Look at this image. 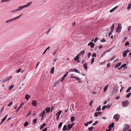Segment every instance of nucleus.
<instances>
[{
    "instance_id": "9b49d317",
    "label": "nucleus",
    "mask_w": 131,
    "mask_h": 131,
    "mask_svg": "<svg viewBox=\"0 0 131 131\" xmlns=\"http://www.w3.org/2000/svg\"><path fill=\"white\" fill-rule=\"evenodd\" d=\"M37 104V102L35 100H33L32 102V104L34 106H36Z\"/></svg>"
},
{
    "instance_id": "4468645a",
    "label": "nucleus",
    "mask_w": 131,
    "mask_h": 131,
    "mask_svg": "<svg viewBox=\"0 0 131 131\" xmlns=\"http://www.w3.org/2000/svg\"><path fill=\"white\" fill-rule=\"evenodd\" d=\"M79 54H77L76 57L74 58V60L76 61H78L79 58Z\"/></svg>"
},
{
    "instance_id": "e433bc0d",
    "label": "nucleus",
    "mask_w": 131,
    "mask_h": 131,
    "mask_svg": "<svg viewBox=\"0 0 131 131\" xmlns=\"http://www.w3.org/2000/svg\"><path fill=\"white\" fill-rule=\"evenodd\" d=\"M94 128V127L93 126H91V127H89L88 128V130L89 131H91Z\"/></svg>"
},
{
    "instance_id": "39448f33",
    "label": "nucleus",
    "mask_w": 131,
    "mask_h": 131,
    "mask_svg": "<svg viewBox=\"0 0 131 131\" xmlns=\"http://www.w3.org/2000/svg\"><path fill=\"white\" fill-rule=\"evenodd\" d=\"M122 27L121 24H119L118 26L116 29V32L119 33L121 31Z\"/></svg>"
},
{
    "instance_id": "f8f14e48",
    "label": "nucleus",
    "mask_w": 131,
    "mask_h": 131,
    "mask_svg": "<svg viewBox=\"0 0 131 131\" xmlns=\"http://www.w3.org/2000/svg\"><path fill=\"white\" fill-rule=\"evenodd\" d=\"M88 63L87 62H85L83 64V66L85 69L86 70L88 68Z\"/></svg>"
},
{
    "instance_id": "473e14b6",
    "label": "nucleus",
    "mask_w": 131,
    "mask_h": 131,
    "mask_svg": "<svg viewBox=\"0 0 131 131\" xmlns=\"http://www.w3.org/2000/svg\"><path fill=\"white\" fill-rule=\"evenodd\" d=\"M28 124V122H26L24 124V127H25L27 126Z\"/></svg>"
},
{
    "instance_id": "ddd939ff",
    "label": "nucleus",
    "mask_w": 131,
    "mask_h": 131,
    "mask_svg": "<svg viewBox=\"0 0 131 131\" xmlns=\"http://www.w3.org/2000/svg\"><path fill=\"white\" fill-rule=\"evenodd\" d=\"M71 78H74L76 79V80L78 81L82 80H81L77 76H73L72 77H71Z\"/></svg>"
},
{
    "instance_id": "cd10ccee",
    "label": "nucleus",
    "mask_w": 131,
    "mask_h": 131,
    "mask_svg": "<svg viewBox=\"0 0 131 131\" xmlns=\"http://www.w3.org/2000/svg\"><path fill=\"white\" fill-rule=\"evenodd\" d=\"M121 64V62H119L115 66V68H117L119 66H120Z\"/></svg>"
},
{
    "instance_id": "f03ea898",
    "label": "nucleus",
    "mask_w": 131,
    "mask_h": 131,
    "mask_svg": "<svg viewBox=\"0 0 131 131\" xmlns=\"http://www.w3.org/2000/svg\"><path fill=\"white\" fill-rule=\"evenodd\" d=\"M118 87L117 85H115L114 86L112 91L113 93L114 94H117L118 93Z\"/></svg>"
},
{
    "instance_id": "8fccbe9b",
    "label": "nucleus",
    "mask_w": 131,
    "mask_h": 131,
    "mask_svg": "<svg viewBox=\"0 0 131 131\" xmlns=\"http://www.w3.org/2000/svg\"><path fill=\"white\" fill-rule=\"evenodd\" d=\"M65 77L64 76H63L62 79V80H61V82H62V81L64 80L65 79Z\"/></svg>"
},
{
    "instance_id": "a211bd4d",
    "label": "nucleus",
    "mask_w": 131,
    "mask_h": 131,
    "mask_svg": "<svg viewBox=\"0 0 131 131\" xmlns=\"http://www.w3.org/2000/svg\"><path fill=\"white\" fill-rule=\"evenodd\" d=\"M117 6H116V7H114L113 9L111 10H110V12L111 13L114 12V11L117 8Z\"/></svg>"
},
{
    "instance_id": "c03bdc74",
    "label": "nucleus",
    "mask_w": 131,
    "mask_h": 131,
    "mask_svg": "<svg viewBox=\"0 0 131 131\" xmlns=\"http://www.w3.org/2000/svg\"><path fill=\"white\" fill-rule=\"evenodd\" d=\"M12 21L11 19H9L6 21V23H7L9 22Z\"/></svg>"
},
{
    "instance_id": "dca6fc26",
    "label": "nucleus",
    "mask_w": 131,
    "mask_h": 131,
    "mask_svg": "<svg viewBox=\"0 0 131 131\" xmlns=\"http://www.w3.org/2000/svg\"><path fill=\"white\" fill-rule=\"evenodd\" d=\"M46 124L45 123H44L43 124L40 126V130H41L45 126H46Z\"/></svg>"
},
{
    "instance_id": "774afa93",
    "label": "nucleus",
    "mask_w": 131,
    "mask_h": 131,
    "mask_svg": "<svg viewBox=\"0 0 131 131\" xmlns=\"http://www.w3.org/2000/svg\"><path fill=\"white\" fill-rule=\"evenodd\" d=\"M47 128L46 127L45 129H43L42 131H47Z\"/></svg>"
},
{
    "instance_id": "6e6d98bb",
    "label": "nucleus",
    "mask_w": 131,
    "mask_h": 131,
    "mask_svg": "<svg viewBox=\"0 0 131 131\" xmlns=\"http://www.w3.org/2000/svg\"><path fill=\"white\" fill-rule=\"evenodd\" d=\"M14 87V85H12L11 86L9 89V90H11L12 89L13 87Z\"/></svg>"
},
{
    "instance_id": "a18cd8bd",
    "label": "nucleus",
    "mask_w": 131,
    "mask_h": 131,
    "mask_svg": "<svg viewBox=\"0 0 131 131\" xmlns=\"http://www.w3.org/2000/svg\"><path fill=\"white\" fill-rule=\"evenodd\" d=\"M98 123V122L97 121H96L95 123H93L92 125V126H94L96 125Z\"/></svg>"
},
{
    "instance_id": "5701e85b",
    "label": "nucleus",
    "mask_w": 131,
    "mask_h": 131,
    "mask_svg": "<svg viewBox=\"0 0 131 131\" xmlns=\"http://www.w3.org/2000/svg\"><path fill=\"white\" fill-rule=\"evenodd\" d=\"M37 118H36L35 119H34L33 120V124L34 125H35V124L37 123Z\"/></svg>"
},
{
    "instance_id": "052dcab7",
    "label": "nucleus",
    "mask_w": 131,
    "mask_h": 131,
    "mask_svg": "<svg viewBox=\"0 0 131 131\" xmlns=\"http://www.w3.org/2000/svg\"><path fill=\"white\" fill-rule=\"evenodd\" d=\"M111 49H110L108 50H106L105 52H106V53L107 52H109L110 51Z\"/></svg>"
},
{
    "instance_id": "2eb2a0df",
    "label": "nucleus",
    "mask_w": 131,
    "mask_h": 131,
    "mask_svg": "<svg viewBox=\"0 0 131 131\" xmlns=\"http://www.w3.org/2000/svg\"><path fill=\"white\" fill-rule=\"evenodd\" d=\"M30 97V95H28L27 94H26L25 96V99L28 100Z\"/></svg>"
},
{
    "instance_id": "f257e3e1",
    "label": "nucleus",
    "mask_w": 131,
    "mask_h": 131,
    "mask_svg": "<svg viewBox=\"0 0 131 131\" xmlns=\"http://www.w3.org/2000/svg\"><path fill=\"white\" fill-rule=\"evenodd\" d=\"M32 3V2H31L28 3L25 5H24L22 6L19 7L18 9L19 11L20 10H22L24 8L30 6Z\"/></svg>"
},
{
    "instance_id": "7ed1b4c3",
    "label": "nucleus",
    "mask_w": 131,
    "mask_h": 131,
    "mask_svg": "<svg viewBox=\"0 0 131 131\" xmlns=\"http://www.w3.org/2000/svg\"><path fill=\"white\" fill-rule=\"evenodd\" d=\"M122 105L123 107H126L129 105V102L128 100H127L122 102Z\"/></svg>"
},
{
    "instance_id": "aec40b11",
    "label": "nucleus",
    "mask_w": 131,
    "mask_h": 131,
    "mask_svg": "<svg viewBox=\"0 0 131 131\" xmlns=\"http://www.w3.org/2000/svg\"><path fill=\"white\" fill-rule=\"evenodd\" d=\"M114 24H113L112 25L111 27V30L112 31V32H113L114 28Z\"/></svg>"
},
{
    "instance_id": "69168bd1",
    "label": "nucleus",
    "mask_w": 131,
    "mask_h": 131,
    "mask_svg": "<svg viewBox=\"0 0 131 131\" xmlns=\"http://www.w3.org/2000/svg\"><path fill=\"white\" fill-rule=\"evenodd\" d=\"M98 39V38L96 37L95 38V39L94 40V42H95Z\"/></svg>"
},
{
    "instance_id": "6e6552de",
    "label": "nucleus",
    "mask_w": 131,
    "mask_h": 131,
    "mask_svg": "<svg viewBox=\"0 0 131 131\" xmlns=\"http://www.w3.org/2000/svg\"><path fill=\"white\" fill-rule=\"evenodd\" d=\"M23 14H22L20 15H19L17 16L16 17L11 19L12 21L15 20L20 18L23 15Z\"/></svg>"
},
{
    "instance_id": "de8ad7c7",
    "label": "nucleus",
    "mask_w": 131,
    "mask_h": 131,
    "mask_svg": "<svg viewBox=\"0 0 131 131\" xmlns=\"http://www.w3.org/2000/svg\"><path fill=\"white\" fill-rule=\"evenodd\" d=\"M75 69H71L70 70H69V72H74L75 71L74 70Z\"/></svg>"
},
{
    "instance_id": "423d86ee",
    "label": "nucleus",
    "mask_w": 131,
    "mask_h": 131,
    "mask_svg": "<svg viewBox=\"0 0 131 131\" xmlns=\"http://www.w3.org/2000/svg\"><path fill=\"white\" fill-rule=\"evenodd\" d=\"M120 117L119 114H115L113 117V118L115 119L116 121H118Z\"/></svg>"
},
{
    "instance_id": "58836bf2",
    "label": "nucleus",
    "mask_w": 131,
    "mask_h": 131,
    "mask_svg": "<svg viewBox=\"0 0 131 131\" xmlns=\"http://www.w3.org/2000/svg\"><path fill=\"white\" fill-rule=\"evenodd\" d=\"M13 104V101H11L9 103V104L8 105V106L9 107L11 105H12Z\"/></svg>"
},
{
    "instance_id": "a878e982",
    "label": "nucleus",
    "mask_w": 131,
    "mask_h": 131,
    "mask_svg": "<svg viewBox=\"0 0 131 131\" xmlns=\"http://www.w3.org/2000/svg\"><path fill=\"white\" fill-rule=\"evenodd\" d=\"M67 129H68L66 125H64L63 127L62 130H66Z\"/></svg>"
},
{
    "instance_id": "338daca9",
    "label": "nucleus",
    "mask_w": 131,
    "mask_h": 131,
    "mask_svg": "<svg viewBox=\"0 0 131 131\" xmlns=\"http://www.w3.org/2000/svg\"><path fill=\"white\" fill-rule=\"evenodd\" d=\"M57 51L56 50H54V52L53 53V55H54L55 54H56L57 53Z\"/></svg>"
},
{
    "instance_id": "0e129e2a",
    "label": "nucleus",
    "mask_w": 131,
    "mask_h": 131,
    "mask_svg": "<svg viewBox=\"0 0 131 131\" xmlns=\"http://www.w3.org/2000/svg\"><path fill=\"white\" fill-rule=\"evenodd\" d=\"M92 54V53H90V52H89L88 53V58H90V56H91V55Z\"/></svg>"
},
{
    "instance_id": "79ce46f5",
    "label": "nucleus",
    "mask_w": 131,
    "mask_h": 131,
    "mask_svg": "<svg viewBox=\"0 0 131 131\" xmlns=\"http://www.w3.org/2000/svg\"><path fill=\"white\" fill-rule=\"evenodd\" d=\"M24 103L23 102H22V103H21L20 105H19L18 107L19 108H21V107H22L23 105L24 104Z\"/></svg>"
},
{
    "instance_id": "bf43d9fd",
    "label": "nucleus",
    "mask_w": 131,
    "mask_h": 131,
    "mask_svg": "<svg viewBox=\"0 0 131 131\" xmlns=\"http://www.w3.org/2000/svg\"><path fill=\"white\" fill-rule=\"evenodd\" d=\"M110 66V63H107V68H109Z\"/></svg>"
},
{
    "instance_id": "4be33fe9",
    "label": "nucleus",
    "mask_w": 131,
    "mask_h": 131,
    "mask_svg": "<svg viewBox=\"0 0 131 131\" xmlns=\"http://www.w3.org/2000/svg\"><path fill=\"white\" fill-rule=\"evenodd\" d=\"M54 67H52V68L51 69V70L50 71V73L52 74H53L54 72Z\"/></svg>"
},
{
    "instance_id": "c85d7f7f",
    "label": "nucleus",
    "mask_w": 131,
    "mask_h": 131,
    "mask_svg": "<svg viewBox=\"0 0 131 131\" xmlns=\"http://www.w3.org/2000/svg\"><path fill=\"white\" fill-rule=\"evenodd\" d=\"M123 57H126L127 56V53L125 51V52H124L123 53Z\"/></svg>"
},
{
    "instance_id": "37998d69",
    "label": "nucleus",
    "mask_w": 131,
    "mask_h": 131,
    "mask_svg": "<svg viewBox=\"0 0 131 131\" xmlns=\"http://www.w3.org/2000/svg\"><path fill=\"white\" fill-rule=\"evenodd\" d=\"M92 60L91 61V64H92L94 62L95 58H92Z\"/></svg>"
},
{
    "instance_id": "864d4df0",
    "label": "nucleus",
    "mask_w": 131,
    "mask_h": 131,
    "mask_svg": "<svg viewBox=\"0 0 131 131\" xmlns=\"http://www.w3.org/2000/svg\"><path fill=\"white\" fill-rule=\"evenodd\" d=\"M105 53H106V52H104L102 54L101 57H103V56H104V55H105Z\"/></svg>"
},
{
    "instance_id": "2f4dec72",
    "label": "nucleus",
    "mask_w": 131,
    "mask_h": 131,
    "mask_svg": "<svg viewBox=\"0 0 131 131\" xmlns=\"http://www.w3.org/2000/svg\"><path fill=\"white\" fill-rule=\"evenodd\" d=\"M131 6V4L130 3L128 5V6L127 7V9L128 10L130 9V8Z\"/></svg>"
},
{
    "instance_id": "680f3d73",
    "label": "nucleus",
    "mask_w": 131,
    "mask_h": 131,
    "mask_svg": "<svg viewBox=\"0 0 131 131\" xmlns=\"http://www.w3.org/2000/svg\"><path fill=\"white\" fill-rule=\"evenodd\" d=\"M111 104H110V105H106L107 106V107L106 108H109L111 106Z\"/></svg>"
},
{
    "instance_id": "e2e57ef3",
    "label": "nucleus",
    "mask_w": 131,
    "mask_h": 131,
    "mask_svg": "<svg viewBox=\"0 0 131 131\" xmlns=\"http://www.w3.org/2000/svg\"><path fill=\"white\" fill-rule=\"evenodd\" d=\"M98 115H100L102 114V113L101 112H97Z\"/></svg>"
},
{
    "instance_id": "f704fd0d",
    "label": "nucleus",
    "mask_w": 131,
    "mask_h": 131,
    "mask_svg": "<svg viewBox=\"0 0 131 131\" xmlns=\"http://www.w3.org/2000/svg\"><path fill=\"white\" fill-rule=\"evenodd\" d=\"M62 122H61L58 125V128H60L62 126Z\"/></svg>"
},
{
    "instance_id": "c756f323",
    "label": "nucleus",
    "mask_w": 131,
    "mask_h": 131,
    "mask_svg": "<svg viewBox=\"0 0 131 131\" xmlns=\"http://www.w3.org/2000/svg\"><path fill=\"white\" fill-rule=\"evenodd\" d=\"M84 52V50L82 51L79 53L78 54H79V56L80 55H83Z\"/></svg>"
},
{
    "instance_id": "b1692460",
    "label": "nucleus",
    "mask_w": 131,
    "mask_h": 131,
    "mask_svg": "<svg viewBox=\"0 0 131 131\" xmlns=\"http://www.w3.org/2000/svg\"><path fill=\"white\" fill-rule=\"evenodd\" d=\"M46 110L47 113L50 111V107H47L46 109Z\"/></svg>"
},
{
    "instance_id": "0eeeda50",
    "label": "nucleus",
    "mask_w": 131,
    "mask_h": 131,
    "mask_svg": "<svg viewBox=\"0 0 131 131\" xmlns=\"http://www.w3.org/2000/svg\"><path fill=\"white\" fill-rule=\"evenodd\" d=\"M12 78V76H11L10 77H6L3 80L2 82L3 83L6 82L7 81L11 79Z\"/></svg>"
},
{
    "instance_id": "3c124183",
    "label": "nucleus",
    "mask_w": 131,
    "mask_h": 131,
    "mask_svg": "<svg viewBox=\"0 0 131 131\" xmlns=\"http://www.w3.org/2000/svg\"><path fill=\"white\" fill-rule=\"evenodd\" d=\"M107 107L106 105H104L102 107V110H104Z\"/></svg>"
},
{
    "instance_id": "72a5a7b5",
    "label": "nucleus",
    "mask_w": 131,
    "mask_h": 131,
    "mask_svg": "<svg viewBox=\"0 0 131 131\" xmlns=\"http://www.w3.org/2000/svg\"><path fill=\"white\" fill-rule=\"evenodd\" d=\"M131 89V88L130 87H128V89H127V90L126 91V92H129L130 91V90Z\"/></svg>"
},
{
    "instance_id": "4d7b16f0",
    "label": "nucleus",
    "mask_w": 131,
    "mask_h": 131,
    "mask_svg": "<svg viewBox=\"0 0 131 131\" xmlns=\"http://www.w3.org/2000/svg\"><path fill=\"white\" fill-rule=\"evenodd\" d=\"M96 55L95 53H93L92 56V57H96Z\"/></svg>"
},
{
    "instance_id": "5fc2aeb1",
    "label": "nucleus",
    "mask_w": 131,
    "mask_h": 131,
    "mask_svg": "<svg viewBox=\"0 0 131 131\" xmlns=\"http://www.w3.org/2000/svg\"><path fill=\"white\" fill-rule=\"evenodd\" d=\"M68 71H67L65 74H64V75L65 77H66L67 76L68 74Z\"/></svg>"
},
{
    "instance_id": "20e7f679",
    "label": "nucleus",
    "mask_w": 131,
    "mask_h": 131,
    "mask_svg": "<svg viewBox=\"0 0 131 131\" xmlns=\"http://www.w3.org/2000/svg\"><path fill=\"white\" fill-rule=\"evenodd\" d=\"M130 128L129 125L125 124H124L123 129V131H125L128 130Z\"/></svg>"
},
{
    "instance_id": "49530a36",
    "label": "nucleus",
    "mask_w": 131,
    "mask_h": 131,
    "mask_svg": "<svg viewBox=\"0 0 131 131\" xmlns=\"http://www.w3.org/2000/svg\"><path fill=\"white\" fill-rule=\"evenodd\" d=\"M105 41L106 40L104 39H103L101 40V41L102 42H105Z\"/></svg>"
},
{
    "instance_id": "ea45409f",
    "label": "nucleus",
    "mask_w": 131,
    "mask_h": 131,
    "mask_svg": "<svg viewBox=\"0 0 131 131\" xmlns=\"http://www.w3.org/2000/svg\"><path fill=\"white\" fill-rule=\"evenodd\" d=\"M101 110V108L100 106H99L97 108L96 111H99Z\"/></svg>"
},
{
    "instance_id": "a19ab883",
    "label": "nucleus",
    "mask_w": 131,
    "mask_h": 131,
    "mask_svg": "<svg viewBox=\"0 0 131 131\" xmlns=\"http://www.w3.org/2000/svg\"><path fill=\"white\" fill-rule=\"evenodd\" d=\"M126 63H125L123 65H122L121 66V68H124L125 67H126Z\"/></svg>"
},
{
    "instance_id": "393cba45",
    "label": "nucleus",
    "mask_w": 131,
    "mask_h": 131,
    "mask_svg": "<svg viewBox=\"0 0 131 131\" xmlns=\"http://www.w3.org/2000/svg\"><path fill=\"white\" fill-rule=\"evenodd\" d=\"M67 127L68 128V130H69L72 127V126L71 125V124H69L68 125Z\"/></svg>"
},
{
    "instance_id": "f3484780",
    "label": "nucleus",
    "mask_w": 131,
    "mask_h": 131,
    "mask_svg": "<svg viewBox=\"0 0 131 131\" xmlns=\"http://www.w3.org/2000/svg\"><path fill=\"white\" fill-rule=\"evenodd\" d=\"M114 123H112V124H110L109 126L108 127L109 128H112L113 127L114 125Z\"/></svg>"
},
{
    "instance_id": "c9c22d12",
    "label": "nucleus",
    "mask_w": 131,
    "mask_h": 131,
    "mask_svg": "<svg viewBox=\"0 0 131 131\" xmlns=\"http://www.w3.org/2000/svg\"><path fill=\"white\" fill-rule=\"evenodd\" d=\"M8 116V115H6L4 118L2 120V121L4 122V121L6 119L7 116Z\"/></svg>"
},
{
    "instance_id": "7c9ffc66",
    "label": "nucleus",
    "mask_w": 131,
    "mask_h": 131,
    "mask_svg": "<svg viewBox=\"0 0 131 131\" xmlns=\"http://www.w3.org/2000/svg\"><path fill=\"white\" fill-rule=\"evenodd\" d=\"M74 70L75 71V72L78 73L80 74H81V73H80V71H78V69H75Z\"/></svg>"
},
{
    "instance_id": "412c9836",
    "label": "nucleus",
    "mask_w": 131,
    "mask_h": 131,
    "mask_svg": "<svg viewBox=\"0 0 131 131\" xmlns=\"http://www.w3.org/2000/svg\"><path fill=\"white\" fill-rule=\"evenodd\" d=\"M61 112V111H59L56 114V115L57 116H59L60 115Z\"/></svg>"
},
{
    "instance_id": "09e8293b",
    "label": "nucleus",
    "mask_w": 131,
    "mask_h": 131,
    "mask_svg": "<svg viewBox=\"0 0 131 131\" xmlns=\"http://www.w3.org/2000/svg\"><path fill=\"white\" fill-rule=\"evenodd\" d=\"M129 45V43L127 41H126V43L125 44V46H126L127 45Z\"/></svg>"
},
{
    "instance_id": "4c0bfd02",
    "label": "nucleus",
    "mask_w": 131,
    "mask_h": 131,
    "mask_svg": "<svg viewBox=\"0 0 131 131\" xmlns=\"http://www.w3.org/2000/svg\"><path fill=\"white\" fill-rule=\"evenodd\" d=\"M131 95V93H129L128 94H127L126 95V97H127L128 98L130 97V95Z\"/></svg>"
},
{
    "instance_id": "6ab92c4d",
    "label": "nucleus",
    "mask_w": 131,
    "mask_h": 131,
    "mask_svg": "<svg viewBox=\"0 0 131 131\" xmlns=\"http://www.w3.org/2000/svg\"><path fill=\"white\" fill-rule=\"evenodd\" d=\"M19 12V11L18 10V9H14V10H13L12 11V13H16Z\"/></svg>"
},
{
    "instance_id": "13d9d810",
    "label": "nucleus",
    "mask_w": 131,
    "mask_h": 131,
    "mask_svg": "<svg viewBox=\"0 0 131 131\" xmlns=\"http://www.w3.org/2000/svg\"><path fill=\"white\" fill-rule=\"evenodd\" d=\"M94 116L95 117H97L98 116V114H97V112H96L94 114Z\"/></svg>"
},
{
    "instance_id": "1a4fd4ad",
    "label": "nucleus",
    "mask_w": 131,
    "mask_h": 131,
    "mask_svg": "<svg viewBox=\"0 0 131 131\" xmlns=\"http://www.w3.org/2000/svg\"><path fill=\"white\" fill-rule=\"evenodd\" d=\"M95 44L92 42H90L88 44V45L89 46H91V47L93 48Z\"/></svg>"
},
{
    "instance_id": "bb28decb",
    "label": "nucleus",
    "mask_w": 131,
    "mask_h": 131,
    "mask_svg": "<svg viewBox=\"0 0 131 131\" xmlns=\"http://www.w3.org/2000/svg\"><path fill=\"white\" fill-rule=\"evenodd\" d=\"M75 119V117L74 116L71 117V120L72 122H73L74 121Z\"/></svg>"
},
{
    "instance_id": "9d476101",
    "label": "nucleus",
    "mask_w": 131,
    "mask_h": 131,
    "mask_svg": "<svg viewBox=\"0 0 131 131\" xmlns=\"http://www.w3.org/2000/svg\"><path fill=\"white\" fill-rule=\"evenodd\" d=\"M46 114L45 113V110H43L42 112L39 115L40 116H41L42 117H43L44 116H45Z\"/></svg>"
},
{
    "instance_id": "603ef678",
    "label": "nucleus",
    "mask_w": 131,
    "mask_h": 131,
    "mask_svg": "<svg viewBox=\"0 0 131 131\" xmlns=\"http://www.w3.org/2000/svg\"><path fill=\"white\" fill-rule=\"evenodd\" d=\"M21 70V69H19L17 70H16V72L17 73L19 72Z\"/></svg>"
}]
</instances>
